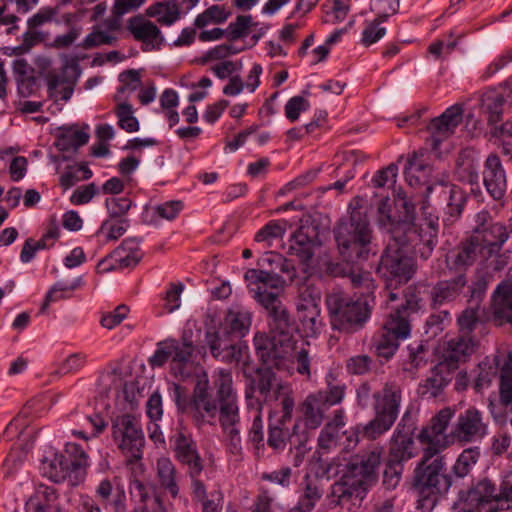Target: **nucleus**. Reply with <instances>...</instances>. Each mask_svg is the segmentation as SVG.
<instances>
[{"label": "nucleus", "mask_w": 512, "mask_h": 512, "mask_svg": "<svg viewBox=\"0 0 512 512\" xmlns=\"http://www.w3.org/2000/svg\"><path fill=\"white\" fill-rule=\"evenodd\" d=\"M212 384L216 390L218 411L239 408L238 396L233 385V377L230 370L217 368L212 373Z\"/></svg>", "instance_id": "obj_24"}, {"label": "nucleus", "mask_w": 512, "mask_h": 512, "mask_svg": "<svg viewBox=\"0 0 512 512\" xmlns=\"http://www.w3.org/2000/svg\"><path fill=\"white\" fill-rule=\"evenodd\" d=\"M326 409L321 396L309 395L300 406L301 415L293 426V435L301 433L303 436L299 441H306L307 437L304 434L320 427Z\"/></svg>", "instance_id": "obj_16"}, {"label": "nucleus", "mask_w": 512, "mask_h": 512, "mask_svg": "<svg viewBox=\"0 0 512 512\" xmlns=\"http://www.w3.org/2000/svg\"><path fill=\"white\" fill-rule=\"evenodd\" d=\"M286 232L285 220H272L262 227L255 235V241H272L283 237Z\"/></svg>", "instance_id": "obj_53"}, {"label": "nucleus", "mask_w": 512, "mask_h": 512, "mask_svg": "<svg viewBox=\"0 0 512 512\" xmlns=\"http://www.w3.org/2000/svg\"><path fill=\"white\" fill-rule=\"evenodd\" d=\"M461 122L462 109L458 106L447 108L441 116L433 119L429 125L431 131L429 144L432 150L437 151L441 142L450 137Z\"/></svg>", "instance_id": "obj_20"}, {"label": "nucleus", "mask_w": 512, "mask_h": 512, "mask_svg": "<svg viewBox=\"0 0 512 512\" xmlns=\"http://www.w3.org/2000/svg\"><path fill=\"white\" fill-rule=\"evenodd\" d=\"M359 200L355 199L350 204V218L339 223L335 230V238L338 246L344 250L352 249L358 254L359 249L370 243L371 231L366 212L356 208Z\"/></svg>", "instance_id": "obj_11"}, {"label": "nucleus", "mask_w": 512, "mask_h": 512, "mask_svg": "<svg viewBox=\"0 0 512 512\" xmlns=\"http://www.w3.org/2000/svg\"><path fill=\"white\" fill-rule=\"evenodd\" d=\"M83 420V429L73 430L72 433L76 437L82 438L84 440L98 437L107 427V423L104 418L97 413L85 416Z\"/></svg>", "instance_id": "obj_43"}, {"label": "nucleus", "mask_w": 512, "mask_h": 512, "mask_svg": "<svg viewBox=\"0 0 512 512\" xmlns=\"http://www.w3.org/2000/svg\"><path fill=\"white\" fill-rule=\"evenodd\" d=\"M373 398L375 416L362 428L364 437L370 440L377 439L394 425L402 401L401 389L396 383H386Z\"/></svg>", "instance_id": "obj_9"}, {"label": "nucleus", "mask_w": 512, "mask_h": 512, "mask_svg": "<svg viewBox=\"0 0 512 512\" xmlns=\"http://www.w3.org/2000/svg\"><path fill=\"white\" fill-rule=\"evenodd\" d=\"M168 394L178 410L190 414L198 425L216 423L218 405L210 390L206 372L197 375L191 397H188L187 389L177 383H169Z\"/></svg>", "instance_id": "obj_5"}, {"label": "nucleus", "mask_w": 512, "mask_h": 512, "mask_svg": "<svg viewBox=\"0 0 512 512\" xmlns=\"http://www.w3.org/2000/svg\"><path fill=\"white\" fill-rule=\"evenodd\" d=\"M241 51V49L236 48L231 43H224L217 45L213 48H210L208 51L204 53L201 60L203 63H208L212 61H224L227 57L237 54Z\"/></svg>", "instance_id": "obj_58"}, {"label": "nucleus", "mask_w": 512, "mask_h": 512, "mask_svg": "<svg viewBox=\"0 0 512 512\" xmlns=\"http://www.w3.org/2000/svg\"><path fill=\"white\" fill-rule=\"evenodd\" d=\"M480 457L478 447H471L463 450L453 466V471L458 477H465L477 463Z\"/></svg>", "instance_id": "obj_47"}, {"label": "nucleus", "mask_w": 512, "mask_h": 512, "mask_svg": "<svg viewBox=\"0 0 512 512\" xmlns=\"http://www.w3.org/2000/svg\"><path fill=\"white\" fill-rule=\"evenodd\" d=\"M217 418L228 439L234 435H240L238 427L240 423L239 408L231 409L229 407L228 409L218 411Z\"/></svg>", "instance_id": "obj_48"}, {"label": "nucleus", "mask_w": 512, "mask_h": 512, "mask_svg": "<svg viewBox=\"0 0 512 512\" xmlns=\"http://www.w3.org/2000/svg\"><path fill=\"white\" fill-rule=\"evenodd\" d=\"M328 390L326 392H318L315 396L322 397V403L328 408L329 406L339 404L345 395V385L338 381L336 377L329 373L326 376Z\"/></svg>", "instance_id": "obj_44"}, {"label": "nucleus", "mask_w": 512, "mask_h": 512, "mask_svg": "<svg viewBox=\"0 0 512 512\" xmlns=\"http://www.w3.org/2000/svg\"><path fill=\"white\" fill-rule=\"evenodd\" d=\"M466 283V278L462 273L451 280L438 282L431 290V302L433 307L437 308L457 299Z\"/></svg>", "instance_id": "obj_32"}, {"label": "nucleus", "mask_w": 512, "mask_h": 512, "mask_svg": "<svg viewBox=\"0 0 512 512\" xmlns=\"http://www.w3.org/2000/svg\"><path fill=\"white\" fill-rule=\"evenodd\" d=\"M512 98V87L509 83L500 86V90L491 93L485 99L488 113V124L493 126L502 120L503 105Z\"/></svg>", "instance_id": "obj_34"}, {"label": "nucleus", "mask_w": 512, "mask_h": 512, "mask_svg": "<svg viewBox=\"0 0 512 512\" xmlns=\"http://www.w3.org/2000/svg\"><path fill=\"white\" fill-rule=\"evenodd\" d=\"M383 448L373 446L367 451L352 456L346 465L337 490L342 494L363 498L378 481Z\"/></svg>", "instance_id": "obj_7"}, {"label": "nucleus", "mask_w": 512, "mask_h": 512, "mask_svg": "<svg viewBox=\"0 0 512 512\" xmlns=\"http://www.w3.org/2000/svg\"><path fill=\"white\" fill-rule=\"evenodd\" d=\"M112 438L118 449L130 459H140L144 446V435L138 419L130 414L115 418L112 423Z\"/></svg>", "instance_id": "obj_12"}, {"label": "nucleus", "mask_w": 512, "mask_h": 512, "mask_svg": "<svg viewBox=\"0 0 512 512\" xmlns=\"http://www.w3.org/2000/svg\"><path fill=\"white\" fill-rule=\"evenodd\" d=\"M290 437L289 429L285 425L280 424V421L276 424H270L268 436V445L270 447L276 450H283Z\"/></svg>", "instance_id": "obj_57"}, {"label": "nucleus", "mask_w": 512, "mask_h": 512, "mask_svg": "<svg viewBox=\"0 0 512 512\" xmlns=\"http://www.w3.org/2000/svg\"><path fill=\"white\" fill-rule=\"evenodd\" d=\"M442 197L447 204V213L450 216H458L465 204V195L462 189L456 185L445 186Z\"/></svg>", "instance_id": "obj_46"}, {"label": "nucleus", "mask_w": 512, "mask_h": 512, "mask_svg": "<svg viewBox=\"0 0 512 512\" xmlns=\"http://www.w3.org/2000/svg\"><path fill=\"white\" fill-rule=\"evenodd\" d=\"M511 233L512 226L502 223H494L482 231L475 230L469 240L448 254L446 259L448 266L461 269L473 264L478 257L484 260L488 259L500 250Z\"/></svg>", "instance_id": "obj_6"}, {"label": "nucleus", "mask_w": 512, "mask_h": 512, "mask_svg": "<svg viewBox=\"0 0 512 512\" xmlns=\"http://www.w3.org/2000/svg\"><path fill=\"white\" fill-rule=\"evenodd\" d=\"M487 434L488 424L481 411L476 408H468L459 414L453 430L455 439L470 443L482 440Z\"/></svg>", "instance_id": "obj_15"}, {"label": "nucleus", "mask_w": 512, "mask_h": 512, "mask_svg": "<svg viewBox=\"0 0 512 512\" xmlns=\"http://www.w3.org/2000/svg\"><path fill=\"white\" fill-rule=\"evenodd\" d=\"M492 310L499 325H512V275L501 282L494 291Z\"/></svg>", "instance_id": "obj_29"}, {"label": "nucleus", "mask_w": 512, "mask_h": 512, "mask_svg": "<svg viewBox=\"0 0 512 512\" xmlns=\"http://www.w3.org/2000/svg\"><path fill=\"white\" fill-rule=\"evenodd\" d=\"M205 341L212 356L224 363L240 362L247 347L237 343H228L217 332H206Z\"/></svg>", "instance_id": "obj_26"}, {"label": "nucleus", "mask_w": 512, "mask_h": 512, "mask_svg": "<svg viewBox=\"0 0 512 512\" xmlns=\"http://www.w3.org/2000/svg\"><path fill=\"white\" fill-rule=\"evenodd\" d=\"M483 181L487 192L495 200H500L506 191V177L497 155H489L485 161Z\"/></svg>", "instance_id": "obj_27"}, {"label": "nucleus", "mask_w": 512, "mask_h": 512, "mask_svg": "<svg viewBox=\"0 0 512 512\" xmlns=\"http://www.w3.org/2000/svg\"><path fill=\"white\" fill-rule=\"evenodd\" d=\"M66 452L70 456L75 454L69 462L63 455H55L50 462L43 463L44 474L53 482L63 481L68 476L71 468L78 470L89 465L87 454L77 444H68Z\"/></svg>", "instance_id": "obj_14"}, {"label": "nucleus", "mask_w": 512, "mask_h": 512, "mask_svg": "<svg viewBox=\"0 0 512 512\" xmlns=\"http://www.w3.org/2000/svg\"><path fill=\"white\" fill-rule=\"evenodd\" d=\"M452 416L451 409H443L431 419L428 426L421 430L418 439L421 444L426 445L424 449L441 452L448 446V437L445 430Z\"/></svg>", "instance_id": "obj_18"}, {"label": "nucleus", "mask_w": 512, "mask_h": 512, "mask_svg": "<svg viewBox=\"0 0 512 512\" xmlns=\"http://www.w3.org/2000/svg\"><path fill=\"white\" fill-rule=\"evenodd\" d=\"M493 126L492 136L501 143L505 154H512V122L506 121L500 125L496 124Z\"/></svg>", "instance_id": "obj_61"}, {"label": "nucleus", "mask_w": 512, "mask_h": 512, "mask_svg": "<svg viewBox=\"0 0 512 512\" xmlns=\"http://www.w3.org/2000/svg\"><path fill=\"white\" fill-rule=\"evenodd\" d=\"M246 397L248 408L253 413V422L249 431V440L257 446L261 444L264 439L263 420L261 415L262 404L258 400L254 401L249 394H247Z\"/></svg>", "instance_id": "obj_41"}, {"label": "nucleus", "mask_w": 512, "mask_h": 512, "mask_svg": "<svg viewBox=\"0 0 512 512\" xmlns=\"http://www.w3.org/2000/svg\"><path fill=\"white\" fill-rule=\"evenodd\" d=\"M398 227L384 251L378 272L386 279L387 289L406 283L415 272V263L409 255L412 248L422 259H428L437 244L438 217L430 215L418 220L405 234V240L398 235Z\"/></svg>", "instance_id": "obj_2"}, {"label": "nucleus", "mask_w": 512, "mask_h": 512, "mask_svg": "<svg viewBox=\"0 0 512 512\" xmlns=\"http://www.w3.org/2000/svg\"><path fill=\"white\" fill-rule=\"evenodd\" d=\"M51 496H54V492L49 491L48 489H45L44 491H37L26 502V512H51Z\"/></svg>", "instance_id": "obj_55"}, {"label": "nucleus", "mask_w": 512, "mask_h": 512, "mask_svg": "<svg viewBox=\"0 0 512 512\" xmlns=\"http://www.w3.org/2000/svg\"><path fill=\"white\" fill-rule=\"evenodd\" d=\"M83 284L81 277L75 278L71 282L59 281L48 292L47 300L54 302L64 297L66 293L73 292Z\"/></svg>", "instance_id": "obj_63"}, {"label": "nucleus", "mask_w": 512, "mask_h": 512, "mask_svg": "<svg viewBox=\"0 0 512 512\" xmlns=\"http://www.w3.org/2000/svg\"><path fill=\"white\" fill-rule=\"evenodd\" d=\"M95 496L112 512H127L126 492L118 477L102 479L95 488Z\"/></svg>", "instance_id": "obj_21"}, {"label": "nucleus", "mask_w": 512, "mask_h": 512, "mask_svg": "<svg viewBox=\"0 0 512 512\" xmlns=\"http://www.w3.org/2000/svg\"><path fill=\"white\" fill-rule=\"evenodd\" d=\"M244 279L253 298L274 320L271 335L257 333L254 345L260 357L266 360H291L301 375H310V343L289 330V315L280 300L284 283L282 277L261 269H248Z\"/></svg>", "instance_id": "obj_1"}, {"label": "nucleus", "mask_w": 512, "mask_h": 512, "mask_svg": "<svg viewBox=\"0 0 512 512\" xmlns=\"http://www.w3.org/2000/svg\"><path fill=\"white\" fill-rule=\"evenodd\" d=\"M321 497L322 492L318 486L312 482H307L301 495L299 496L297 502L298 509H300L302 512L312 511Z\"/></svg>", "instance_id": "obj_50"}, {"label": "nucleus", "mask_w": 512, "mask_h": 512, "mask_svg": "<svg viewBox=\"0 0 512 512\" xmlns=\"http://www.w3.org/2000/svg\"><path fill=\"white\" fill-rule=\"evenodd\" d=\"M383 22L373 19L371 21H365L364 28L361 33L360 43L369 47L379 40H381L386 34V28L381 26Z\"/></svg>", "instance_id": "obj_49"}, {"label": "nucleus", "mask_w": 512, "mask_h": 512, "mask_svg": "<svg viewBox=\"0 0 512 512\" xmlns=\"http://www.w3.org/2000/svg\"><path fill=\"white\" fill-rule=\"evenodd\" d=\"M128 227V220L112 215L101 224L97 234L105 241H114L120 238Z\"/></svg>", "instance_id": "obj_42"}, {"label": "nucleus", "mask_w": 512, "mask_h": 512, "mask_svg": "<svg viewBox=\"0 0 512 512\" xmlns=\"http://www.w3.org/2000/svg\"><path fill=\"white\" fill-rule=\"evenodd\" d=\"M447 385L445 379L440 374H434L428 377L420 386V393L427 398L437 397Z\"/></svg>", "instance_id": "obj_64"}, {"label": "nucleus", "mask_w": 512, "mask_h": 512, "mask_svg": "<svg viewBox=\"0 0 512 512\" xmlns=\"http://www.w3.org/2000/svg\"><path fill=\"white\" fill-rule=\"evenodd\" d=\"M424 153L415 152L408 160L404 170L405 178L410 186H416L428 181L431 168L421 159Z\"/></svg>", "instance_id": "obj_37"}, {"label": "nucleus", "mask_w": 512, "mask_h": 512, "mask_svg": "<svg viewBox=\"0 0 512 512\" xmlns=\"http://www.w3.org/2000/svg\"><path fill=\"white\" fill-rule=\"evenodd\" d=\"M404 297L405 302L393 308L382 329L373 336V346L379 357L391 358L400 342L410 337V314L420 309V298L412 288H408Z\"/></svg>", "instance_id": "obj_4"}, {"label": "nucleus", "mask_w": 512, "mask_h": 512, "mask_svg": "<svg viewBox=\"0 0 512 512\" xmlns=\"http://www.w3.org/2000/svg\"><path fill=\"white\" fill-rule=\"evenodd\" d=\"M401 202V205L403 206L405 210V217L403 219L398 220L395 222L392 219V216L390 214V204H389V198H385L381 201V203L378 206V222L379 225L390 233L389 237H393L394 231L398 227H401L398 231V235H401L402 233L406 234L409 228L412 227L413 219H414V205L407 201L405 197H400L399 200Z\"/></svg>", "instance_id": "obj_25"}, {"label": "nucleus", "mask_w": 512, "mask_h": 512, "mask_svg": "<svg viewBox=\"0 0 512 512\" xmlns=\"http://www.w3.org/2000/svg\"><path fill=\"white\" fill-rule=\"evenodd\" d=\"M121 87L118 89L115 100L116 101H124L122 99V94L126 91L134 92L141 87V77L140 72L134 69L123 71L119 74L118 77Z\"/></svg>", "instance_id": "obj_51"}, {"label": "nucleus", "mask_w": 512, "mask_h": 512, "mask_svg": "<svg viewBox=\"0 0 512 512\" xmlns=\"http://www.w3.org/2000/svg\"><path fill=\"white\" fill-rule=\"evenodd\" d=\"M127 29L136 41L141 42V49L145 52L160 50L165 42L158 26L142 15L130 18Z\"/></svg>", "instance_id": "obj_17"}, {"label": "nucleus", "mask_w": 512, "mask_h": 512, "mask_svg": "<svg viewBox=\"0 0 512 512\" xmlns=\"http://www.w3.org/2000/svg\"><path fill=\"white\" fill-rule=\"evenodd\" d=\"M169 340L171 347L176 352L175 358L170 364L171 373L177 378L187 379L195 370V363L192 360L194 352L193 341L186 333L182 336L181 342L175 339Z\"/></svg>", "instance_id": "obj_22"}, {"label": "nucleus", "mask_w": 512, "mask_h": 512, "mask_svg": "<svg viewBox=\"0 0 512 512\" xmlns=\"http://www.w3.org/2000/svg\"><path fill=\"white\" fill-rule=\"evenodd\" d=\"M157 480L161 488L167 491L172 498L179 494L178 474L175 465L167 457H161L156 462Z\"/></svg>", "instance_id": "obj_35"}, {"label": "nucleus", "mask_w": 512, "mask_h": 512, "mask_svg": "<svg viewBox=\"0 0 512 512\" xmlns=\"http://www.w3.org/2000/svg\"><path fill=\"white\" fill-rule=\"evenodd\" d=\"M252 314L246 307L236 304L227 312L225 325L229 327L230 332L239 336H245L251 326Z\"/></svg>", "instance_id": "obj_36"}, {"label": "nucleus", "mask_w": 512, "mask_h": 512, "mask_svg": "<svg viewBox=\"0 0 512 512\" xmlns=\"http://www.w3.org/2000/svg\"><path fill=\"white\" fill-rule=\"evenodd\" d=\"M115 107V115L118 119V126L128 133L139 131L140 124L138 119L134 116V109L127 101H117Z\"/></svg>", "instance_id": "obj_40"}, {"label": "nucleus", "mask_w": 512, "mask_h": 512, "mask_svg": "<svg viewBox=\"0 0 512 512\" xmlns=\"http://www.w3.org/2000/svg\"><path fill=\"white\" fill-rule=\"evenodd\" d=\"M399 0H372L371 10L375 12L377 20L385 22L388 17L399 10Z\"/></svg>", "instance_id": "obj_59"}, {"label": "nucleus", "mask_w": 512, "mask_h": 512, "mask_svg": "<svg viewBox=\"0 0 512 512\" xmlns=\"http://www.w3.org/2000/svg\"><path fill=\"white\" fill-rule=\"evenodd\" d=\"M114 41L115 37H113L110 33L95 29L83 39V41L79 44V47L85 50H89L101 45H110Z\"/></svg>", "instance_id": "obj_62"}, {"label": "nucleus", "mask_w": 512, "mask_h": 512, "mask_svg": "<svg viewBox=\"0 0 512 512\" xmlns=\"http://www.w3.org/2000/svg\"><path fill=\"white\" fill-rule=\"evenodd\" d=\"M415 456V445L412 433L400 429V426L394 431L389 447V461L396 464H402Z\"/></svg>", "instance_id": "obj_30"}, {"label": "nucleus", "mask_w": 512, "mask_h": 512, "mask_svg": "<svg viewBox=\"0 0 512 512\" xmlns=\"http://www.w3.org/2000/svg\"><path fill=\"white\" fill-rule=\"evenodd\" d=\"M173 442L176 459L187 466V472L191 478L198 477L203 470V464L194 440L190 436L178 433Z\"/></svg>", "instance_id": "obj_23"}, {"label": "nucleus", "mask_w": 512, "mask_h": 512, "mask_svg": "<svg viewBox=\"0 0 512 512\" xmlns=\"http://www.w3.org/2000/svg\"><path fill=\"white\" fill-rule=\"evenodd\" d=\"M146 15L156 18L161 25L171 26L180 18V11L175 2H157L146 9Z\"/></svg>", "instance_id": "obj_38"}, {"label": "nucleus", "mask_w": 512, "mask_h": 512, "mask_svg": "<svg viewBox=\"0 0 512 512\" xmlns=\"http://www.w3.org/2000/svg\"><path fill=\"white\" fill-rule=\"evenodd\" d=\"M320 311V294L308 287L301 289L296 303V317L304 337L314 338L320 334L323 327Z\"/></svg>", "instance_id": "obj_13"}, {"label": "nucleus", "mask_w": 512, "mask_h": 512, "mask_svg": "<svg viewBox=\"0 0 512 512\" xmlns=\"http://www.w3.org/2000/svg\"><path fill=\"white\" fill-rule=\"evenodd\" d=\"M314 229L299 227L289 239L288 253L296 256L301 262H308L314 253L315 237Z\"/></svg>", "instance_id": "obj_31"}, {"label": "nucleus", "mask_w": 512, "mask_h": 512, "mask_svg": "<svg viewBox=\"0 0 512 512\" xmlns=\"http://www.w3.org/2000/svg\"><path fill=\"white\" fill-rule=\"evenodd\" d=\"M130 494L139 504L134 512H169L172 505L164 503L159 496H151L149 487L138 479L130 482Z\"/></svg>", "instance_id": "obj_28"}, {"label": "nucleus", "mask_w": 512, "mask_h": 512, "mask_svg": "<svg viewBox=\"0 0 512 512\" xmlns=\"http://www.w3.org/2000/svg\"><path fill=\"white\" fill-rule=\"evenodd\" d=\"M500 400L506 406L512 402V352L500 367Z\"/></svg>", "instance_id": "obj_45"}, {"label": "nucleus", "mask_w": 512, "mask_h": 512, "mask_svg": "<svg viewBox=\"0 0 512 512\" xmlns=\"http://www.w3.org/2000/svg\"><path fill=\"white\" fill-rule=\"evenodd\" d=\"M274 394H275L274 400L280 401L281 412H282V416L278 421H280V424L286 425V423L292 419V413H293L294 405H295L294 399L291 396V394L289 393V391L287 390V388H285L281 385L277 386V390L274 391Z\"/></svg>", "instance_id": "obj_54"}, {"label": "nucleus", "mask_w": 512, "mask_h": 512, "mask_svg": "<svg viewBox=\"0 0 512 512\" xmlns=\"http://www.w3.org/2000/svg\"><path fill=\"white\" fill-rule=\"evenodd\" d=\"M446 462L439 451L424 449L423 456L414 471V488L441 493L442 488L450 486L445 474Z\"/></svg>", "instance_id": "obj_10"}, {"label": "nucleus", "mask_w": 512, "mask_h": 512, "mask_svg": "<svg viewBox=\"0 0 512 512\" xmlns=\"http://www.w3.org/2000/svg\"><path fill=\"white\" fill-rule=\"evenodd\" d=\"M89 134L84 129L76 127L65 128L57 140V147L62 151L76 150L85 145Z\"/></svg>", "instance_id": "obj_39"}, {"label": "nucleus", "mask_w": 512, "mask_h": 512, "mask_svg": "<svg viewBox=\"0 0 512 512\" xmlns=\"http://www.w3.org/2000/svg\"><path fill=\"white\" fill-rule=\"evenodd\" d=\"M351 280L356 287H364L367 293L351 297L342 291H333L326 297L332 327L347 333H354L365 325L375 302V284L369 273H353Z\"/></svg>", "instance_id": "obj_3"}, {"label": "nucleus", "mask_w": 512, "mask_h": 512, "mask_svg": "<svg viewBox=\"0 0 512 512\" xmlns=\"http://www.w3.org/2000/svg\"><path fill=\"white\" fill-rule=\"evenodd\" d=\"M13 73L20 89L34 85V69L25 59H16L13 62Z\"/></svg>", "instance_id": "obj_52"}, {"label": "nucleus", "mask_w": 512, "mask_h": 512, "mask_svg": "<svg viewBox=\"0 0 512 512\" xmlns=\"http://www.w3.org/2000/svg\"><path fill=\"white\" fill-rule=\"evenodd\" d=\"M474 344L467 336H458L446 342L443 361L449 367H456L459 362H464L473 353Z\"/></svg>", "instance_id": "obj_33"}, {"label": "nucleus", "mask_w": 512, "mask_h": 512, "mask_svg": "<svg viewBox=\"0 0 512 512\" xmlns=\"http://www.w3.org/2000/svg\"><path fill=\"white\" fill-rule=\"evenodd\" d=\"M326 8L324 22L331 24L342 22L350 12V5L342 0H333Z\"/></svg>", "instance_id": "obj_60"}, {"label": "nucleus", "mask_w": 512, "mask_h": 512, "mask_svg": "<svg viewBox=\"0 0 512 512\" xmlns=\"http://www.w3.org/2000/svg\"><path fill=\"white\" fill-rule=\"evenodd\" d=\"M310 109V102L303 96H293L291 97L284 106V114L285 117L290 122H296L300 114L306 112Z\"/></svg>", "instance_id": "obj_56"}, {"label": "nucleus", "mask_w": 512, "mask_h": 512, "mask_svg": "<svg viewBox=\"0 0 512 512\" xmlns=\"http://www.w3.org/2000/svg\"><path fill=\"white\" fill-rule=\"evenodd\" d=\"M489 480L479 481L461 496L453 506V512H497L512 507V471L502 480L500 492Z\"/></svg>", "instance_id": "obj_8"}, {"label": "nucleus", "mask_w": 512, "mask_h": 512, "mask_svg": "<svg viewBox=\"0 0 512 512\" xmlns=\"http://www.w3.org/2000/svg\"><path fill=\"white\" fill-rule=\"evenodd\" d=\"M142 258L139 244L134 240H124L108 257L98 263L99 273L135 266Z\"/></svg>", "instance_id": "obj_19"}]
</instances>
